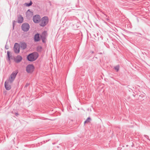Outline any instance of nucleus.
<instances>
[{
    "label": "nucleus",
    "instance_id": "4468645a",
    "mask_svg": "<svg viewBox=\"0 0 150 150\" xmlns=\"http://www.w3.org/2000/svg\"><path fill=\"white\" fill-rule=\"evenodd\" d=\"M7 55L8 57V58L7 59V60L8 61L10 62L11 59H12V58L11 57L12 56L10 54V52L9 51H8L7 52Z\"/></svg>",
    "mask_w": 150,
    "mask_h": 150
},
{
    "label": "nucleus",
    "instance_id": "bb28decb",
    "mask_svg": "<svg viewBox=\"0 0 150 150\" xmlns=\"http://www.w3.org/2000/svg\"><path fill=\"white\" fill-rule=\"evenodd\" d=\"M99 53L100 54H102V53H101V52H100V53Z\"/></svg>",
    "mask_w": 150,
    "mask_h": 150
},
{
    "label": "nucleus",
    "instance_id": "a211bd4d",
    "mask_svg": "<svg viewBox=\"0 0 150 150\" xmlns=\"http://www.w3.org/2000/svg\"><path fill=\"white\" fill-rule=\"evenodd\" d=\"M42 47L41 46H38L37 47V50L38 52H41L42 51Z\"/></svg>",
    "mask_w": 150,
    "mask_h": 150
},
{
    "label": "nucleus",
    "instance_id": "6ab92c4d",
    "mask_svg": "<svg viewBox=\"0 0 150 150\" xmlns=\"http://www.w3.org/2000/svg\"><path fill=\"white\" fill-rule=\"evenodd\" d=\"M120 66L119 65H117L114 67V69H115L116 71L118 72L120 69Z\"/></svg>",
    "mask_w": 150,
    "mask_h": 150
},
{
    "label": "nucleus",
    "instance_id": "0eeeda50",
    "mask_svg": "<svg viewBox=\"0 0 150 150\" xmlns=\"http://www.w3.org/2000/svg\"><path fill=\"white\" fill-rule=\"evenodd\" d=\"M20 45L17 43H15L13 48L14 52L16 54H18L20 52Z\"/></svg>",
    "mask_w": 150,
    "mask_h": 150
},
{
    "label": "nucleus",
    "instance_id": "f257e3e1",
    "mask_svg": "<svg viewBox=\"0 0 150 150\" xmlns=\"http://www.w3.org/2000/svg\"><path fill=\"white\" fill-rule=\"evenodd\" d=\"M39 56L38 54L36 52H34L28 54L27 57V60L30 62L35 60Z\"/></svg>",
    "mask_w": 150,
    "mask_h": 150
},
{
    "label": "nucleus",
    "instance_id": "f8f14e48",
    "mask_svg": "<svg viewBox=\"0 0 150 150\" xmlns=\"http://www.w3.org/2000/svg\"><path fill=\"white\" fill-rule=\"evenodd\" d=\"M40 38L39 36V34L38 33L36 34L34 37V40L35 42H38L40 40Z\"/></svg>",
    "mask_w": 150,
    "mask_h": 150
},
{
    "label": "nucleus",
    "instance_id": "39448f33",
    "mask_svg": "<svg viewBox=\"0 0 150 150\" xmlns=\"http://www.w3.org/2000/svg\"><path fill=\"white\" fill-rule=\"evenodd\" d=\"M30 28L29 24L27 23H24L21 25V29L24 32H27L29 29Z\"/></svg>",
    "mask_w": 150,
    "mask_h": 150
},
{
    "label": "nucleus",
    "instance_id": "c756f323",
    "mask_svg": "<svg viewBox=\"0 0 150 150\" xmlns=\"http://www.w3.org/2000/svg\"><path fill=\"white\" fill-rule=\"evenodd\" d=\"M59 146H57V148H59Z\"/></svg>",
    "mask_w": 150,
    "mask_h": 150
},
{
    "label": "nucleus",
    "instance_id": "b1692460",
    "mask_svg": "<svg viewBox=\"0 0 150 150\" xmlns=\"http://www.w3.org/2000/svg\"><path fill=\"white\" fill-rule=\"evenodd\" d=\"M29 85V84H28V83H26V84L25 85V87H27Z\"/></svg>",
    "mask_w": 150,
    "mask_h": 150
},
{
    "label": "nucleus",
    "instance_id": "f03ea898",
    "mask_svg": "<svg viewBox=\"0 0 150 150\" xmlns=\"http://www.w3.org/2000/svg\"><path fill=\"white\" fill-rule=\"evenodd\" d=\"M18 73V70H16L13 71L11 74L10 76L9 77L8 79L6 80L8 81L9 82L10 84L14 80L16 75Z\"/></svg>",
    "mask_w": 150,
    "mask_h": 150
},
{
    "label": "nucleus",
    "instance_id": "423d86ee",
    "mask_svg": "<svg viewBox=\"0 0 150 150\" xmlns=\"http://www.w3.org/2000/svg\"><path fill=\"white\" fill-rule=\"evenodd\" d=\"M41 17L39 15H36L33 16V20L35 23H38L40 22L41 21Z\"/></svg>",
    "mask_w": 150,
    "mask_h": 150
},
{
    "label": "nucleus",
    "instance_id": "4be33fe9",
    "mask_svg": "<svg viewBox=\"0 0 150 150\" xmlns=\"http://www.w3.org/2000/svg\"><path fill=\"white\" fill-rule=\"evenodd\" d=\"M15 22V21H13L12 23H13V29L14 28Z\"/></svg>",
    "mask_w": 150,
    "mask_h": 150
},
{
    "label": "nucleus",
    "instance_id": "5701e85b",
    "mask_svg": "<svg viewBox=\"0 0 150 150\" xmlns=\"http://www.w3.org/2000/svg\"><path fill=\"white\" fill-rule=\"evenodd\" d=\"M144 137L146 138V139H148L149 138V137L148 136L146 135H144Z\"/></svg>",
    "mask_w": 150,
    "mask_h": 150
},
{
    "label": "nucleus",
    "instance_id": "dca6fc26",
    "mask_svg": "<svg viewBox=\"0 0 150 150\" xmlns=\"http://www.w3.org/2000/svg\"><path fill=\"white\" fill-rule=\"evenodd\" d=\"M27 45L25 42H22L21 44V47L22 50H24L26 47Z\"/></svg>",
    "mask_w": 150,
    "mask_h": 150
},
{
    "label": "nucleus",
    "instance_id": "20e7f679",
    "mask_svg": "<svg viewBox=\"0 0 150 150\" xmlns=\"http://www.w3.org/2000/svg\"><path fill=\"white\" fill-rule=\"evenodd\" d=\"M35 67L33 64L28 65L26 67V70L28 73H31L33 72Z\"/></svg>",
    "mask_w": 150,
    "mask_h": 150
},
{
    "label": "nucleus",
    "instance_id": "f3484780",
    "mask_svg": "<svg viewBox=\"0 0 150 150\" xmlns=\"http://www.w3.org/2000/svg\"><path fill=\"white\" fill-rule=\"evenodd\" d=\"M27 16L28 17V16H30L31 17L33 15V12H31L30 11V9H28L27 11Z\"/></svg>",
    "mask_w": 150,
    "mask_h": 150
},
{
    "label": "nucleus",
    "instance_id": "473e14b6",
    "mask_svg": "<svg viewBox=\"0 0 150 150\" xmlns=\"http://www.w3.org/2000/svg\"><path fill=\"white\" fill-rule=\"evenodd\" d=\"M148 139L150 141V139H149L148 138Z\"/></svg>",
    "mask_w": 150,
    "mask_h": 150
},
{
    "label": "nucleus",
    "instance_id": "9d476101",
    "mask_svg": "<svg viewBox=\"0 0 150 150\" xmlns=\"http://www.w3.org/2000/svg\"><path fill=\"white\" fill-rule=\"evenodd\" d=\"M22 57L20 55H17L14 59V61L16 63H19L22 59Z\"/></svg>",
    "mask_w": 150,
    "mask_h": 150
},
{
    "label": "nucleus",
    "instance_id": "2eb2a0df",
    "mask_svg": "<svg viewBox=\"0 0 150 150\" xmlns=\"http://www.w3.org/2000/svg\"><path fill=\"white\" fill-rule=\"evenodd\" d=\"M69 20L73 21V22H77V21L76 20V18L75 17H70L69 18Z\"/></svg>",
    "mask_w": 150,
    "mask_h": 150
},
{
    "label": "nucleus",
    "instance_id": "aec40b11",
    "mask_svg": "<svg viewBox=\"0 0 150 150\" xmlns=\"http://www.w3.org/2000/svg\"><path fill=\"white\" fill-rule=\"evenodd\" d=\"M33 4V3L31 1H30V3H25V5L27 7H29L32 5Z\"/></svg>",
    "mask_w": 150,
    "mask_h": 150
},
{
    "label": "nucleus",
    "instance_id": "412c9836",
    "mask_svg": "<svg viewBox=\"0 0 150 150\" xmlns=\"http://www.w3.org/2000/svg\"><path fill=\"white\" fill-rule=\"evenodd\" d=\"M91 117H88L87 119L84 121V124H86V123H88L91 120Z\"/></svg>",
    "mask_w": 150,
    "mask_h": 150
},
{
    "label": "nucleus",
    "instance_id": "72a5a7b5",
    "mask_svg": "<svg viewBox=\"0 0 150 150\" xmlns=\"http://www.w3.org/2000/svg\"><path fill=\"white\" fill-rule=\"evenodd\" d=\"M148 40L150 41V40Z\"/></svg>",
    "mask_w": 150,
    "mask_h": 150
},
{
    "label": "nucleus",
    "instance_id": "393cba45",
    "mask_svg": "<svg viewBox=\"0 0 150 150\" xmlns=\"http://www.w3.org/2000/svg\"><path fill=\"white\" fill-rule=\"evenodd\" d=\"M15 114L16 116H17L19 115V114L18 113H16Z\"/></svg>",
    "mask_w": 150,
    "mask_h": 150
},
{
    "label": "nucleus",
    "instance_id": "7c9ffc66",
    "mask_svg": "<svg viewBox=\"0 0 150 150\" xmlns=\"http://www.w3.org/2000/svg\"><path fill=\"white\" fill-rule=\"evenodd\" d=\"M105 15L106 16V17L107 16L106 14H105Z\"/></svg>",
    "mask_w": 150,
    "mask_h": 150
},
{
    "label": "nucleus",
    "instance_id": "1a4fd4ad",
    "mask_svg": "<svg viewBox=\"0 0 150 150\" xmlns=\"http://www.w3.org/2000/svg\"><path fill=\"white\" fill-rule=\"evenodd\" d=\"M9 82L8 81L6 80L4 83V86L6 89L8 91H9L11 88V86L9 84Z\"/></svg>",
    "mask_w": 150,
    "mask_h": 150
},
{
    "label": "nucleus",
    "instance_id": "2f4dec72",
    "mask_svg": "<svg viewBox=\"0 0 150 150\" xmlns=\"http://www.w3.org/2000/svg\"><path fill=\"white\" fill-rule=\"evenodd\" d=\"M93 52H94L93 51V52H92V53H93Z\"/></svg>",
    "mask_w": 150,
    "mask_h": 150
},
{
    "label": "nucleus",
    "instance_id": "7ed1b4c3",
    "mask_svg": "<svg viewBox=\"0 0 150 150\" xmlns=\"http://www.w3.org/2000/svg\"><path fill=\"white\" fill-rule=\"evenodd\" d=\"M48 17L46 16H44L41 18L39 25L40 26L44 27L48 23Z\"/></svg>",
    "mask_w": 150,
    "mask_h": 150
},
{
    "label": "nucleus",
    "instance_id": "a878e982",
    "mask_svg": "<svg viewBox=\"0 0 150 150\" xmlns=\"http://www.w3.org/2000/svg\"><path fill=\"white\" fill-rule=\"evenodd\" d=\"M5 48L6 49H8V47H6V45L5 46Z\"/></svg>",
    "mask_w": 150,
    "mask_h": 150
},
{
    "label": "nucleus",
    "instance_id": "ddd939ff",
    "mask_svg": "<svg viewBox=\"0 0 150 150\" xmlns=\"http://www.w3.org/2000/svg\"><path fill=\"white\" fill-rule=\"evenodd\" d=\"M71 24L73 26V28L75 30H76L79 27V26L78 25L79 23H78V22L77 23L76 22H72L71 23Z\"/></svg>",
    "mask_w": 150,
    "mask_h": 150
},
{
    "label": "nucleus",
    "instance_id": "9b49d317",
    "mask_svg": "<svg viewBox=\"0 0 150 150\" xmlns=\"http://www.w3.org/2000/svg\"><path fill=\"white\" fill-rule=\"evenodd\" d=\"M18 22L19 23H21L23 21V18L21 15H18Z\"/></svg>",
    "mask_w": 150,
    "mask_h": 150
},
{
    "label": "nucleus",
    "instance_id": "6e6552de",
    "mask_svg": "<svg viewBox=\"0 0 150 150\" xmlns=\"http://www.w3.org/2000/svg\"><path fill=\"white\" fill-rule=\"evenodd\" d=\"M47 35V33L45 31H43L41 35V38L42 40V42L45 43V39H46Z\"/></svg>",
    "mask_w": 150,
    "mask_h": 150
},
{
    "label": "nucleus",
    "instance_id": "cd10ccee",
    "mask_svg": "<svg viewBox=\"0 0 150 150\" xmlns=\"http://www.w3.org/2000/svg\"><path fill=\"white\" fill-rule=\"evenodd\" d=\"M138 34H139V35H142V34L141 33H138Z\"/></svg>",
    "mask_w": 150,
    "mask_h": 150
},
{
    "label": "nucleus",
    "instance_id": "c85d7f7f",
    "mask_svg": "<svg viewBox=\"0 0 150 150\" xmlns=\"http://www.w3.org/2000/svg\"><path fill=\"white\" fill-rule=\"evenodd\" d=\"M55 144V143H52V144Z\"/></svg>",
    "mask_w": 150,
    "mask_h": 150
}]
</instances>
